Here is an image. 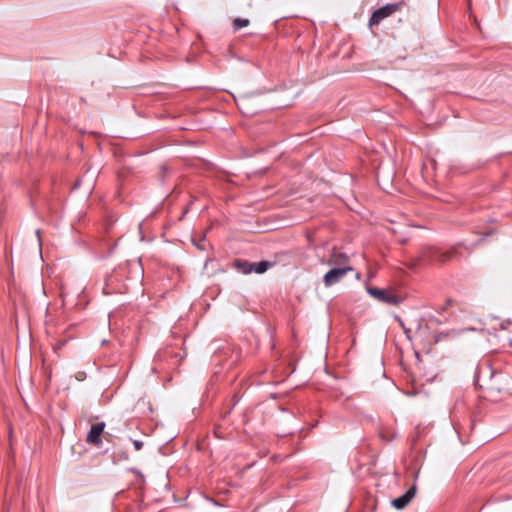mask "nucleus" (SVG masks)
Returning <instances> with one entry per match:
<instances>
[{
	"label": "nucleus",
	"instance_id": "f8f14e48",
	"mask_svg": "<svg viewBox=\"0 0 512 512\" xmlns=\"http://www.w3.org/2000/svg\"><path fill=\"white\" fill-rule=\"evenodd\" d=\"M236 267L238 269H240L242 273H243V269H249V266H238L237 264H236Z\"/></svg>",
	"mask_w": 512,
	"mask_h": 512
},
{
	"label": "nucleus",
	"instance_id": "20e7f679",
	"mask_svg": "<svg viewBox=\"0 0 512 512\" xmlns=\"http://www.w3.org/2000/svg\"><path fill=\"white\" fill-rule=\"evenodd\" d=\"M417 488L413 485L402 496L392 500V506L397 510L404 509L416 495Z\"/></svg>",
	"mask_w": 512,
	"mask_h": 512
},
{
	"label": "nucleus",
	"instance_id": "ddd939ff",
	"mask_svg": "<svg viewBox=\"0 0 512 512\" xmlns=\"http://www.w3.org/2000/svg\"><path fill=\"white\" fill-rule=\"evenodd\" d=\"M398 321H399V323L401 324V326L404 328V325H403L402 320H401L400 318H398Z\"/></svg>",
	"mask_w": 512,
	"mask_h": 512
},
{
	"label": "nucleus",
	"instance_id": "9b49d317",
	"mask_svg": "<svg viewBox=\"0 0 512 512\" xmlns=\"http://www.w3.org/2000/svg\"><path fill=\"white\" fill-rule=\"evenodd\" d=\"M195 245H196V246H197V248H198V249H200V250H204V249H205L201 242H197V243L195 242Z\"/></svg>",
	"mask_w": 512,
	"mask_h": 512
},
{
	"label": "nucleus",
	"instance_id": "f03ea898",
	"mask_svg": "<svg viewBox=\"0 0 512 512\" xmlns=\"http://www.w3.org/2000/svg\"><path fill=\"white\" fill-rule=\"evenodd\" d=\"M351 266L334 267L329 270L323 277V282L326 287H331L340 282L349 271H352Z\"/></svg>",
	"mask_w": 512,
	"mask_h": 512
},
{
	"label": "nucleus",
	"instance_id": "423d86ee",
	"mask_svg": "<svg viewBox=\"0 0 512 512\" xmlns=\"http://www.w3.org/2000/svg\"><path fill=\"white\" fill-rule=\"evenodd\" d=\"M105 424L104 423H96L93 424L90 428V431L87 435V442L96 446H99L101 441V434L104 430Z\"/></svg>",
	"mask_w": 512,
	"mask_h": 512
},
{
	"label": "nucleus",
	"instance_id": "7ed1b4c3",
	"mask_svg": "<svg viewBox=\"0 0 512 512\" xmlns=\"http://www.w3.org/2000/svg\"><path fill=\"white\" fill-rule=\"evenodd\" d=\"M398 9H399V4L390 3V4H387L383 7L375 10L369 20V26L372 27V26L378 25L382 20L391 16Z\"/></svg>",
	"mask_w": 512,
	"mask_h": 512
},
{
	"label": "nucleus",
	"instance_id": "0eeeda50",
	"mask_svg": "<svg viewBox=\"0 0 512 512\" xmlns=\"http://www.w3.org/2000/svg\"><path fill=\"white\" fill-rule=\"evenodd\" d=\"M349 258L345 253H342L336 249L333 250L330 259L327 264L335 267L350 266Z\"/></svg>",
	"mask_w": 512,
	"mask_h": 512
},
{
	"label": "nucleus",
	"instance_id": "1a4fd4ad",
	"mask_svg": "<svg viewBox=\"0 0 512 512\" xmlns=\"http://www.w3.org/2000/svg\"><path fill=\"white\" fill-rule=\"evenodd\" d=\"M455 253H456V249H454V248L447 252L439 253L437 260L441 261V262H445L448 259L452 258L455 255Z\"/></svg>",
	"mask_w": 512,
	"mask_h": 512
},
{
	"label": "nucleus",
	"instance_id": "6e6552de",
	"mask_svg": "<svg viewBox=\"0 0 512 512\" xmlns=\"http://www.w3.org/2000/svg\"><path fill=\"white\" fill-rule=\"evenodd\" d=\"M249 25V20L245 18H235L233 21L234 30H239L241 28L247 27Z\"/></svg>",
	"mask_w": 512,
	"mask_h": 512
},
{
	"label": "nucleus",
	"instance_id": "9d476101",
	"mask_svg": "<svg viewBox=\"0 0 512 512\" xmlns=\"http://www.w3.org/2000/svg\"><path fill=\"white\" fill-rule=\"evenodd\" d=\"M133 445H134L136 450H141L142 447H143V442H141L139 440H134L133 441Z\"/></svg>",
	"mask_w": 512,
	"mask_h": 512
},
{
	"label": "nucleus",
	"instance_id": "39448f33",
	"mask_svg": "<svg viewBox=\"0 0 512 512\" xmlns=\"http://www.w3.org/2000/svg\"><path fill=\"white\" fill-rule=\"evenodd\" d=\"M238 266H249V269H243L244 274H248L251 272H255L257 274H262L267 271V269L271 266V263L268 261H260L258 263H249L247 261H237Z\"/></svg>",
	"mask_w": 512,
	"mask_h": 512
},
{
	"label": "nucleus",
	"instance_id": "f257e3e1",
	"mask_svg": "<svg viewBox=\"0 0 512 512\" xmlns=\"http://www.w3.org/2000/svg\"><path fill=\"white\" fill-rule=\"evenodd\" d=\"M367 292L370 296L385 304L398 305L402 301V298L392 290L367 287Z\"/></svg>",
	"mask_w": 512,
	"mask_h": 512
}]
</instances>
